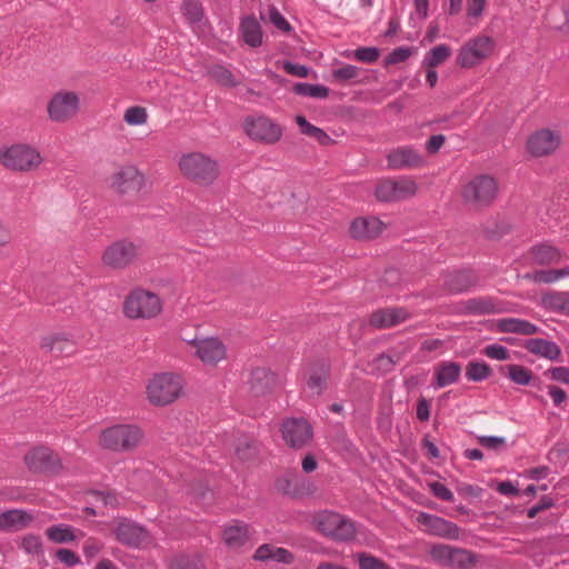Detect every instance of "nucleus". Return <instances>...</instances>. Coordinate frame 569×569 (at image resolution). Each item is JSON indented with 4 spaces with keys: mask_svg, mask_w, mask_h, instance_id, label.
Wrapping results in <instances>:
<instances>
[{
    "mask_svg": "<svg viewBox=\"0 0 569 569\" xmlns=\"http://www.w3.org/2000/svg\"><path fill=\"white\" fill-rule=\"evenodd\" d=\"M417 419L419 421H428L430 418V402L425 397H421L417 401L416 408Z\"/></svg>",
    "mask_w": 569,
    "mask_h": 569,
    "instance_id": "obj_63",
    "label": "nucleus"
},
{
    "mask_svg": "<svg viewBox=\"0 0 569 569\" xmlns=\"http://www.w3.org/2000/svg\"><path fill=\"white\" fill-rule=\"evenodd\" d=\"M241 36L243 41L257 48L262 43V31L259 21L254 17H246L241 20L240 24Z\"/></svg>",
    "mask_w": 569,
    "mask_h": 569,
    "instance_id": "obj_34",
    "label": "nucleus"
},
{
    "mask_svg": "<svg viewBox=\"0 0 569 569\" xmlns=\"http://www.w3.org/2000/svg\"><path fill=\"white\" fill-rule=\"evenodd\" d=\"M261 17L272 23L278 30L288 32L290 30L289 22L274 7H269L266 14L261 13Z\"/></svg>",
    "mask_w": 569,
    "mask_h": 569,
    "instance_id": "obj_50",
    "label": "nucleus"
},
{
    "mask_svg": "<svg viewBox=\"0 0 569 569\" xmlns=\"http://www.w3.org/2000/svg\"><path fill=\"white\" fill-rule=\"evenodd\" d=\"M491 375V367L483 360H471L466 367V378L472 382L485 381Z\"/></svg>",
    "mask_w": 569,
    "mask_h": 569,
    "instance_id": "obj_42",
    "label": "nucleus"
},
{
    "mask_svg": "<svg viewBox=\"0 0 569 569\" xmlns=\"http://www.w3.org/2000/svg\"><path fill=\"white\" fill-rule=\"evenodd\" d=\"M313 523L318 531L333 540H347L355 532L353 523L331 511H322L315 516Z\"/></svg>",
    "mask_w": 569,
    "mask_h": 569,
    "instance_id": "obj_12",
    "label": "nucleus"
},
{
    "mask_svg": "<svg viewBox=\"0 0 569 569\" xmlns=\"http://www.w3.org/2000/svg\"><path fill=\"white\" fill-rule=\"evenodd\" d=\"M567 276H569V266L560 269L535 270L526 273L523 278L536 283H552Z\"/></svg>",
    "mask_w": 569,
    "mask_h": 569,
    "instance_id": "obj_40",
    "label": "nucleus"
},
{
    "mask_svg": "<svg viewBox=\"0 0 569 569\" xmlns=\"http://www.w3.org/2000/svg\"><path fill=\"white\" fill-rule=\"evenodd\" d=\"M556 506L555 500L549 496H541L538 503L530 507L527 510V517L532 519L535 518L539 512L545 511L547 509H550Z\"/></svg>",
    "mask_w": 569,
    "mask_h": 569,
    "instance_id": "obj_56",
    "label": "nucleus"
},
{
    "mask_svg": "<svg viewBox=\"0 0 569 569\" xmlns=\"http://www.w3.org/2000/svg\"><path fill=\"white\" fill-rule=\"evenodd\" d=\"M463 306V312L471 316L496 315L501 311L496 299L489 296L470 298Z\"/></svg>",
    "mask_w": 569,
    "mask_h": 569,
    "instance_id": "obj_29",
    "label": "nucleus"
},
{
    "mask_svg": "<svg viewBox=\"0 0 569 569\" xmlns=\"http://www.w3.org/2000/svg\"><path fill=\"white\" fill-rule=\"evenodd\" d=\"M20 548L29 555H39L42 552V542L37 535H27L21 539Z\"/></svg>",
    "mask_w": 569,
    "mask_h": 569,
    "instance_id": "obj_52",
    "label": "nucleus"
},
{
    "mask_svg": "<svg viewBox=\"0 0 569 569\" xmlns=\"http://www.w3.org/2000/svg\"><path fill=\"white\" fill-rule=\"evenodd\" d=\"M183 387V379L179 375L156 373L146 383V398L152 406L164 407L181 397Z\"/></svg>",
    "mask_w": 569,
    "mask_h": 569,
    "instance_id": "obj_3",
    "label": "nucleus"
},
{
    "mask_svg": "<svg viewBox=\"0 0 569 569\" xmlns=\"http://www.w3.org/2000/svg\"><path fill=\"white\" fill-rule=\"evenodd\" d=\"M113 533L119 542L130 547H139L149 538L144 528L126 519L116 523Z\"/></svg>",
    "mask_w": 569,
    "mask_h": 569,
    "instance_id": "obj_23",
    "label": "nucleus"
},
{
    "mask_svg": "<svg viewBox=\"0 0 569 569\" xmlns=\"http://www.w3.org/2000/svg\"><path fill=\"white\" fill-rule=\"evenodd\" d=\"M236 455L242 461L253 460L258 455V446L251 439L240 438L236 445Z\"/></svg>",
    "mask_w": 569,
    "mask_h": 569,
    "instance_id": "obj_46",
    "label": "nucleus"
},
{
    "mask_svg": "<svg viewBox=\"0 0 569 569\" xmlns=\"http://www.w3.org/2000/svg\"><path fill=\"white\" fill-rule=\"evenodd\" d=\"M332 74L337 81H346L355 77L356 68L350 64L337 67Z\"/></svg>",
    "mask_w": 569,
    "mask_h": 569,
    "instance_id": "obj_64",
    "label": "nucleus"
},
{
    "mask_svg": "<svg viewBox=\"0 0 569 569\" xmlns=\"http://www.w3.org/2000/svg\"><path fill=\"white\" fill-rule=\"evenodd\" d=\"M283 70L291 76L299 78H307L309 76V69L306 66L284 61L282 64Z\"/></svg>",
    "mask_w": 569,
    "mask_h": 569,
    "instance_id": "obj_61",
    "label": "nucleus"
},
{
    "mask_svg": "<svg viewBox=\"0 0 569 569\" xmlns=\"http://www.w3.org/2000/svg\"><path fill=\"white\" fill-rule=\"evenodd\" d=\"M33 516L22 509H11L0 512V531L14 532L30 526Z\"/></svg>",
    "mask_w": 569,
    "mask_h": 569,
    "instance_id": "obj_26",
    "label": "nucleus"
},
{
    "mask_svg": "<svg viewBox=\"0 0 569 569\" xmlns=\"http://www.w3.org/2000/svg\"><path fill=\"white\" fill-rule=\"evenodd\" d=\"M328 370L323 365L310 367L305 376V391L310 397L320 396L327 388Z\"/></svg>",
    "mask_w": 569,
    "mask_h": 569,
    "instance_id": "obj_27",
    "label": "nucleus"
},
{
    "mask_svg": "<svg viewBox=\"0 0 569 569\" xmlns=\"http://www.w3.org/2000/svg\"><path fill=\"white\" fill-rule=\"evenodd\" d=\"M478 442L491 450H499V449H506V439L503 437L499 436H480L477 438Z\"/></svg>",
    "mask_w": 569,
    "mask_h": 569,
    "instance_id": "obj_55",
    "label": "nucleus"
},
{
    "mask_svg": "<svg viewBox=\"0 0 569 569\" xmlns=\"http://www.w3.org/2000/svg\"><path fill=\"white\" fill-rule=\"evenodd\" d=\"M149 113L147 108L141 106H131L123 111V121L129 127H141L148 122Z\"/></svg>",
    "mask_w": 569,
    "mask_h": 569,
    "instance_id": "obj_43",
    "label": "nucleus"
},
{
    "mask_svg": "<svg viewBox=\"0 0 569 569\" xmlns=\"http://www.w3.org/2000/svg\"><path fill=\"white\" fill-rule=\"evenodd\" d=\"M77 532L82 535L81 531L66 523L53 525L46 529L48 540L53 543H70L76 540Z\"/></svg>",
    "mask_w": 569,
    "mask_h": 569,
    "instance_id": "obj_36",
    "label": "nucleus"
},
{
    "mask_svg": "<svg viewBox=\"0 0 569 569\" xmlns=\"http://www.w3.org/2000/svg\"><path fill=\"white\" fill-rule=\"evenodd\" d=\"M144 184L146 177L134 164H122L110 177V187L119 194H136Z\"/></svg>",
    "mask_w": 569,
    "mask_h": 569,
    "instance_id": "obj_14",
    "label": "nucleus"
},
{
    "mask_svg": "<svg viewBox=\"0 0 569 569\" xmlns=\"http://www.w3.org/2000/svg\"><path fill=\"white\" fill-rule=\"evenodd\" d=\"M399 361L400 356L398 352H395L393 355L381 352L373 358L372 365L379 375H386L391 372Z\"/></svg>",
    "mask_w": 569,
    "mask_h": 569,
    "instance_id": "obj_44",
    "label": "nucleus"
},
{
    "mask_svg": "<svg viewBox=\"0 0 569 569\" xmlns=\"http://www.w3.org/2000/svg\"><path fill=\"white\" fill-rule=\"evenodd\" d=\"M541 306L546 310L569 316V291H547L541 297Z\"/></svg>",
    "mask_w": 569,
    "mask_h": 569,
    "instance_id": "obj_31",
    "label": "nucleus"
},
{
    "mask_svg": "<svg viewBox=\"0 0 569 569\" xmlns=\"http://www.w3.org/2000/svg\"><path fill=\"white\" fill-rule=\"evenodd\" d=\"M410 318V313L403 307L381 308L370 315L369 323L378 329L398 326Z\"/></svg>",
    "mask_w": 569,
    "mask_h": 569,
    "instance_id": "obj_24",
    "label": "nucleus"
},
{
    "mask_svg": "<svg viewBox=\"0 0 569 569\" xmlns=\"http://www.w3.org/2000/svg\"><path fill=\"white\" fill-rule=\"evenodd\" d=\"M499 371L506 375L513 383L519 386H530L533 380L532 371L521 365H505L499 367Z\"/></svg>",
    "mask_w": 569,
    "mask_h": 569,
    "instance_id": "obj_37",
    "label": "nucleus"
},
{
    "mask_svg": "<svg viewBox=\"0 0 569 569\" xmlns=\"http://www.w3.org/2000/svg\"><path fill=\"white\" fill-rule=\"evenodd\" d=\"M452 50L450 46L446 43L438 44L431 48L425 54V58L421 62L422 67L426 68H437L442 64L447 59L450 58Z\"/></svg>",
    "mask_w": 569,
    "mask_h": 569,
    "instance_id": "obj_41",
    "label": "nucleus"
},
{
    "mask_svg": "<svg viewBox=\"0 0 569 569\" xmlns=\"http://www.w3.org/2000/svg\"><path fill=\"white\" fill-rule=\"evenodd\" d=\"M428 553L433 563L449 569H473L480 558L469 549L446 543H432Z\"/></svg>",
    "mask_w": 569,
    "mask_h": 569,
    "instance_id": "obj_6",
    "label": "nucleus"
},
{
    "mask_svg": "<svg viewBox=\"0 0 569 569\" xmlns=\"http://www.w3.org/2000/svg\"><path fill=\"white\" fill-rule=\"evenodd\" d=\"M495 48L492 38L479 36L467 41L457 56V64L463 69H470L488 58Z\"/></svg>",
    "mask_w": 569,
    "mask_h": 569,
    "instance_id": "obj_11",
    "label": "nucleus"
},
{
    "mask_svg": "<svg viewBox=\"0 0 569 569\" xmlns=\"http://www.w3.org/2000/svg\"><path fill=\"white\" fill-rule=\"evenodd\" d=\"M532 260L540 266L557 263L560 261V252L550 244H536L530 250Z\"/></svg>",
    "mask_w": 569,
    "mask_h": 569,
    "instance_id": "obj_39",
    "label": "nucleus"
},
{
    "mask_svg": "<svg viewBox=\"0 0 569 569\" xmlns=\"http://www.w3.org/2000/svg\"><path fill=\"white\" fill-rule=\"evenodd\" d=\"M144 433L137 425H114L103 429L99 437V445L103 449L114 452L134 450L143 440Z\"/></svg>",
    "mask_w": 569,
    "mask_h": 569,
    "instance_id": "obj_5",
    "label": "nucleus"
},
{
    "mask_svg": "<svg viewBox=\"0 0 569 569\" xmlns=\"http://www.w3.org/2000/svg\"><path fill=\"white\" fill-rule=\"evenodd\" d=\"M428 487L436 498L447 502H452L455 500L453 493L443 483L439 481H432L428 485Z\"/></svg>",
    "mask_w": 569,
    "mask_h": 569,
    "instance_id": "obj_54",
    "label": "nucleus"
},
{
    "mask_svg": "<svg viewBox=\"0 0 569 569\" xmlns=\"http://www.w3.org/2000/svg\"><path fill=\"white\" fill-rule=\"evenodd\" d=\"M417 192V183L410 178H388L377 183L375 196L382 202H395L409 199Z\"/></svg>",
    "mask_w": 569,
    "mask_h": 569,
    "instance_id": "obj_13",
    "label": "nucleus"
},
{
    "mask_svg": "<svg viewBox=\"0 0 569 569\" xmlns=\"http://www.w3.org/2000/svg\"><path fill=\"white\" fill-rule=\"evenodd\" d=\"M292 91L298 96L317 99H325L329 94V89L325 86L302 82L296 83L292 88Z\"/></svg>",
    "mask_w": 569,
    "mask_h": 569,
    "instance_id": "obj_45",
    "label": "nucleus"
},
{
    "mask_svg": "<svg viewBox=\"0 0 569 569\" xmlns=\"http://www.w3.org/2000/svg\"><path fill=\"white\" fill-rule=\"evenodd\" d=\"M417 522L420 526H423L426 532L430 536L450 540H457L459 538V527L455 522L442 517L422 511L417 516Z\"/></svg>",
    "mask_w": 569,
    "mask_h": 569,
    "instance_id": "obj_21",
    "label": "nucleus"
},
{
    "mask_svg": "<svg viewBox=\"0 0 569 569\" xmlns=\"http://www.w3.org/2000/svg\"><path fill=\"white\" fill-rule=\"evenodd\" d=\"M162 311L161 298L142 287L133 288L122 303L123 315L131 320H150Z\"/></svg>",
    "mask_w": 569,
    "mask_h": 569,
    "instance_id": "obj_4",
    "label": "nucleus"
},
{
    "mask_svg": "<svg viewBox=\"0 0 569 569\" xmlns=\"http://www.w3.org/2000/svg\"><path fill=\"white\" fill-rule=\"evenodd\" d=\"M442 286L436 297L458 296L472 291L479 286L480 278L472 268H457L446 270L441 274Z\"/></svg>",
    "mask_w": 569,
    "mask_h": 569,
    "instance_id": "obj_9",
    "label": "nucleus"
},
{
    "mask_svg": "<svg viewBox=\"0 0 569 569\" xmlns=\"http://www.w3.org/2000/svg\"><path fill=\"white\" fill-rule=\"evenodd\" d=\"M42 161L39 149L26 142H16L0 148V166L12 172H32L40 168Z\"/></svg>",
    "mask_w": 569,
    "mask_h": 569,
    "instance_id": "obj_2",
    "label": "nucleus"
},
{
    "mask_svg": "<svg viewBox=\"0 0 569 569\" xmlns=\"http://www.w3.org/2000/svg\"><path fill=\"white\" fill-rule=\"evenodd\" d=\"M209 76L223 87H234L238 81L230 70L220 64H214L209 69Z\"/></svg>",
    "mask_w": 569,
    "mask_h": 569,
    "instance_id": "obj_47",
    "label": "nucleus"
},
{
    "mask_svg": "<svg viewBox=\"0 0 569 569\" xmlns=\"http://www.w3.org/2000/svg\"><path fill=\"white\" fill-rule=\"evenodd\" d=\"M385 223L377 217H358V240H371L379 237Z\"/></svg>",
    "mask_w": 569,
    "mask_h": 569,
    "instance_id": "obj_35",
    "label": "nucleus"
},
{
    "mask_svg": "<svg viewBox=\"0 0 569 569\" xmlns=\"http://www.w3.org/2000/svg\"><path fill=\"white\" fill-rule=\"evenodd\" d=\"M560 136L549 129H541L528 138L527 150L533 157H545L555 152L560 146Z\"/></svg>",
    "mask_w": 569,
    "mask_h": 569,
    "instance_id": "obj_22",
    "label": "nucleus"
},
{
    "mask_svg": "<svg viewBox=\"0 0 569 569\" xmlns=\"http://www.w3.org/2000/svg\"><path fill=\"white\" fill-rule=\"evenodd\" d=\"M481 353L488 358L499 360V361H506L510 358L509 350L505 346L498 345V343H492V345L486 346L481 350Z\"/></svg>",
    "mask_w": 569,
    "mask_h": 569,
    "instance_id": "obj_53",
    "label": "nucleus"
},
{
    "mask_svg": "<svg viewBox=\"0 0 569 569\" xmlns=\"http://www.w3.org/2000/svg\"><path fill=\"white\" fill-rule=\"evenodd\" d=\"M358 568L359 569H392L382 559L372 556L369 552H358Z\"/></svg>",
    "mask_w": 569,
    "mask_h": 569,
    "instance_id": "obj_48",
    "label": "nucleus"
},
{
    "mask_svg": "<svg viewBox=\"0 0 569 569\" xmlns=\"http://www.w3.org/2000/svg\"><path fill=\"white\" fill-rule=\"evenodd\" d=\"M280 430L286 445L293 449L308 446L313 437L311 425L303 418L284 419Z\"/></svg>",
    "mask_w": 569,
    "mask_h": 569,
    "instance_id": "obj_18",
    "label": "nucleus"
},
{
    "mask_svg": "<svg viewBox=\"0 0 569 569\" xmlns=\"http://www.w3.org/2000/svg\"><path fill=\"white\" fill-rule=\"evenodd\" d=\"M141 254L140 247L133 241L121 239L107 246L101 254L102 264L111 270H124L134 263Z\"/></svg>",
    "mask_w": 569,
    "mask_h": 569,
    "instance_id": "obj_10",
    "label": "nucleus"
},
{
    "mask_svg": "<svg viewBox=\"0 0 569 569\" xmlns=\"http://www.w3.org/2000/svg\"><path fill=\"white\" fill-rule=\"evenodd\" d=\"M497 196L498 182L487 173L475 176L461 191L463 202L477 210L491 206Z\"/></svg>",
    "mask_w": 569,
    "mask_h": 569,
    "instance_id": "obj_7",
    "label": "nucleus"
},
{
    "mask_svg": "<svg viewBox=\"0 0 569 569\" xmlns=\"http://www.w3.org/2000/svg\"><path fill=\"white\" fill-rule=\"evenodd\" d=\"M386 160L387 167L391 170L417 169L426 164L425 157L412 146L391 149Z\"/></svg>",
    "mask_w": 569,
    "mask_h": 569,
    "instance_id": "obj_19",
    "label": "nucleus"
},
{
    "mask_svg": "<svg viewBox=\"0 0 569 569\" xmlns=\"http://www.w3.org/2000/svg\"><path fill=\"white\" fill-rule=\"evenodd\" d=\"M80 110V93L68 89L53 92L46 106L47 117L53 123H67L74 119Z\"/></svg>",
    "mask_w": 569,
    "mask_h": 569,
    "instance_id": "obj_8",
    "label": "nucleus"
},
{
    "mask_svg": "<svg viewBox=\"0 0 569 569\" xmlns=\"http://www.w3.org/2000/svg\"><path fill=\"white\" fill-rule=\"evenodd\" d=\"M243 383L250 396L260 398L274 390L278 385V378L269 368L258 366L248 370Z\"/></svg>",
    "mask_w": 569,
    "mask_h": 569,
    "instance_id": "obj_17",
    "label": "nucleus"
},
{
    "mask_svg": "<svg viewBox=\"0 0 569 569\" xmlns=\"http://www.w3.org/2000/svg\"><path fill=\"white\" fill-rule=\"evenodd\" d=\"M547 390L556 407H561L568 399L567 392L556 385H548Z\"/></svg>",
    "mask_w": 569,
    "mask_h": 569,
    "instance_id": "obj_62",
    "label": "nucleus"
},
{
    "mask_svg": "<svg viewBox=\"0 0 569 569\" xmlns=\"http://www.w3.org/2000/svg\"><path fill=\"white\" fill-rule=\"evenodd\" d=\"M461 365L455 361L441 362L435 371V385L438 388H445L459 380Z\"/></svg>",
    "mask_w": 569,
    "mask_h": 569,
    "instance_id": "obj_32",
    "label": "nucleus"
},
{
    "mask_svg": "<svg viewBox=\"0 0 569 569\" xmlns=\"http://www.w3.org/2000/svg\"><path fill=\"white\" fill-rule=\"evenodd\" d=\"M254 559L259 561L273 560L288 565L293 561V556L289 550L284 548L266 543L256 550Z\"/></svg>",
    "mask_w": 569,
    "mask_h": 569,
    "instance_id": "obj_33",
    "label": "nucleus"
},
{
    "mask_svg": "<svg viewBox=\"0 0 569 569\" xmlns=\"http://www.w3.org/2000/svg\"><path fill=\"white\" fill-rule=\"evenodd\" d=\"M178 168L186 179L201 187L211 186L220 173L219 164L213 158L197 151L183 153L178 161Z\"/></svg>",
    "mask_w": 569,
    "mask_h": 569,
    "instance_id": "obj_1",
    "label": "nucleus"
},
{
    "mask_svg": "<svg viewBox=\"0 0 569 569\" xmlns=\"http://www.w3.org/2000/svg\"><path fill=\"white\" fill-rule=\"evenodd\" d=\"M523 347L532 355L551 361L560 360L561 349L555 341L546 340L543 338H530L525 341Z\"/></svg>",
    "mask_w": 569,
    "mask_h": 569,
    "instance_id": "obj_28",
    "label": "nucleus"
},
{
    "mask_svg": "<svg viewBox=\"0 0 569 569\" xmlns=\"http://www.w3.org/2000/svg\"><path fill=\"white\" fill-rule=\"evenodd\" d=\"M249 537V527L246 523L234 522L226 527L223 531V541L230 548L241 547Z\"/></svg>",
    "mask_w": 569,
    "mask_h": 569,
    "instance_id": "obj_38",
    "label": "nucleus"
},
{
    "mask_svg": "<svg viewBox=\"0 0 569 569\" xmlns=\"http://www.w3.org/2000/svg\"><path fill=\"white\" fill-rule=\"evenodd\" d=\"M446 142V136L442 133L432 134L425 144L429 154H437Z\"/></svg>",
    "mask_w": 569,
    "mask_h": 569,
    "instance_id": "obj_59",
    "label": "nucleus"
},
{
    "mask_svg": "<svg viewBox=\"0 0 569 569\" xmlns=\"http://www.w3.org/2000/svg\"><path fill=\"white\" fill-rule=\"evenodd\" d=\"M246 133L254 141L273 144L282 137V128L264 116L248 117L243 122Z\"/></svg>",
    "mask_w": 569,
    "mask_h": 569,
    "instance_id": "obj_15",
    "label": "nucleus"
},
{
    "mask_svg": "<svg viewBox=\"0 0 569 569\" xmlns=\"http://www.w3.org/2000/svg\"><path fill=\"white\" fill-rule=\"evenodd\" d=\"M497 328L503 333H518L523 336H531L540 331L535 323L519 318L499 319Z\"/></svg>",
    "mask_w": 569,
    "mask_h": 569,
    "instance_id": "obj_30",
    "label": "nucleus"
},
{
    "mask_svg": "<svg viewBox=\"0 0 569 569\" xmlns=\"http://www.w3.org/2000/svg\"><path fill=\"white\" fill-rule=\"evenodd\" d=\"M24 462L32 472H57L61 469V461L48 447H36L27 452Z\"/></svg>",
    "mask_w": 569,
    "mask_h": 569,
    "instance_id": "obj_20",
    "label": "nucleus"
},
{
    "mask_svg": "<svg viewBox=\"0 0 569 569\" xmlns=\"http://www.w3.org/2000/svg\"><path fill=\"white\" fill-rule=\"evenodd\" d=\"M194 356L206 366L216 367L227 358V348L217 337L194 338L188 341Z\"/></svg>",
    "mask_w": 569,
    "mask_h": 569,
    "instance_id": "obj_16",
    "label": "nucleus"
},
{
    "mask_svg": "<svg viewBox=\"0 0 569 569\" xmlns=\"http://www.w3.org/2000/svg\"><path fill=\"white\" fill-rule=\"evenodd\" d=\"M545 376L549 377L551 380L561 382L563 385L569 386V368L568 367H552L545 371Z\"/></svg>",
    "mask_w": 569,
    "mask_h": 569,
    "instance_id": "obj_57",
    "label": "nucleus"
},
{
    "mask_svg": "<svg viewBox=\"0 0 569 569\" xmlns=\"http://www.w3.org/2000/svg\"><path fill=\"white\" fill-rule=\"evenodd\" d=\"M412 52L413 50L411 47H398L383 58V66L389 67L392 64L405 62L412 56Z\"/></svg>",
    "mask_w": 569,
    "mask_h": 569,
    "instance_id": "obj_49",
    "label": "nucleus"
},
{
    "mask_svg": "<svg viewBox=\"0 0 569 569\" xmlns=\"http://www.w3.org/2000/svg\"><path fill=\"white\" fill-rule=\"evenodd\" d=\"M380 49L377 47H358V61L372 63L379 59Z\"/></svg>",
    "mask_w": 569,
    "mask_h": 569,
    "instance_id": "obj_58",
    "label": "nucleus"
},
{
    "mask_svg": "<svg viewBox=\"0 0 569 569\" xmlns=\"http://www.w3.org/2000/svg\"><path fill=\"white\" fill-rule=\"evenodd\" d=\"M56 557L59 561H61L68 567L77 566L80 562V559L76 552L64 548L58 549L56 552Z\"/></svg>",
    "mask_w": 569,
    "mask_h": 569,
    "instance_id": "obj_60",
    "label": "nucleus"
},
{
    "mask_svg": "<svg viewBox=\"0 0 569 569\" xmlns=\"http://www.w3.org/2000/svg\"><path fill=\"white\" fill-rule=\"evenodd\" d=\"M41 349L53 357L71 356L76 352V342L63 333H50L40 342Z\"/></svg>",
    "mask_w": 569,
    "mask_h": 569,
    "instance_id": "obj_25",
    "label": "nucleus"
},
{
    "mask_svg": "<svg viewBox=\"0 0 569 569\" xmlns=\"http://www.w3.org/2000/svg\"><path fill=\"white\" fill-rule=\"evenodd\" d=\"M183 12L192 23L199 22L203 17L202 6L198 0H184Z\"/></svg>",
    "mask_w": 569,
    "mask_h": 569,
    "instance_id": "obj_51",
    "label": "nucleus"
}]
</instances>
